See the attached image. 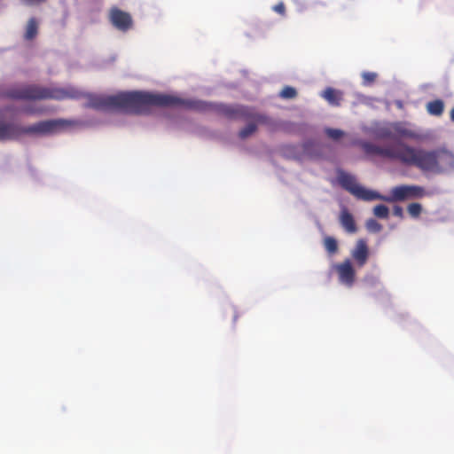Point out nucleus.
I'll list each match as a JSON object with an SVG mask.
<instances>
[{"label":"nucleus","mask_w":454,"mask_h":454,"mask_svg":"<svg viewBox=\"0 0 454 454\" xmlns=\"http://www.w3.org/2000/svg\"><path fill=\"white\" fill-rule=\"evenodd\" d=\"M255 130L256 125L254 123H249L239 131V136L240 138L244 139L254 133Z\"/></svg>","instance_id":"a211bd4d"},{"label":"nucleus","mask_w":454,"mask_h":454,"mask_svg":"<svg viewBox=\"0 0 454 454\" xmlns=\"http://www.w3.org/2000/svg\"><path fill=\"white\" fill-rule=\"evenodd\" d=\"M427 109L430 114L439 116L443 113L444 104L440 99L430 101L427 105Z\"/></svg>","instance_id":"4468645a"},{"label":"nucleus","mask_w":454,"mask_h":454,"mask_svg":"<svg viewBox=\"0 0 454 454\" xmlns=\"http://www.w3.org/2000/svg\"><path fill=\"white\" fill-rule=\"evenodd\" d=\"M377 136L379 138L381 139H395V133L394 130L392 129V124L390 125L389 128L380 129L378 131Z\"/></svg>","instance_id":"f3484780"},{"label":"nucleus","mask_w":454,"mask_h":454,"mask_svg":"<svg viewBox=\"0 0 454 454\" xmlns=\"http://www.w3.org/2000/svg\"><path fill=\"white\" fill-rule=\"evenodd\" d=\"M450 120L454 121V107L450 111Z\"/></svg>","instance_id":"bb28decb"},{"label":"nucleus","mask_w":454,"mask_h":454,"mask_svg":"<svg viewBox=\"0 0 454 454\" xmlns=\"http://www.w3.org/2000/svg\"><path fill=\"white\" fill-rule=\"evenodd\" d=\"M324 246L326 251L331 254H335L338 250L337 240L333 237H326L324 239Z\"/></svg>","instance_id":"2eb2a0df"},{"label":"nucleus","mask_w":454,"mask_h":454,"mask_svg":"<svg viewBox=\"0 0 454 454\" xmlns=\"http://www.w3.org/2000/svg\"><path fill=\"white\" fill-rule=\"evenodd\" d=\"M38 33V23L35 20V18H30L27 21V27H26V32L24 35V38L26 40H33L35 38Z\"/></svg>","instance_id":"ddd939ff"},{"label":"nucleus","mask_w":454,"mask_h":454,"mask_svg":"<svg viewBox=\"0 0 454 454\" xmlns=\"http://www.w3.org/2000/svg\"><path fill=\"white\" fill-rule=\"evenodd\" d=\"M351 255L358 266L362 267L366 263L369 257V249L364 239L357 240Z\"/></svg>","instance_id":"9d476101"},{"label":"nucleus","mask_w":454,"mask_h":454,"mask_svg":"<svg viewBox=\"0 0 454 454\" xmlns=\"http://www.w3.org/2000/svg\"><path fill=\"white\" fill-rule=\"evenodd\" d=\"M360 146L365 154L377 155L418 168L425 176L445 175L454 170V153L445 148L424 149L402 141L384 145L363 141Z\"/></svg>","instance_id":"f03ea898"},{"label":"nucleus","mask_w":454,"mask_h":454,"mask_svg":"<svg viewBox=\"0 0 454 454\" xmlns=\"http://www.w3.org/2000/svg\"><path fill=\"white\" fill-rule=\"evenodd\" d=\"M407 210L412 217H418L421 214L422 206L419 203H411Z\"/></svg>","instance_id":"412c9836"},{"label":"nucleus","mask_w":454,"mask_h":454,"mask_svg":"<svg viewBox=\"0 0 454 454\" xmlns=\"http://www.w3.org/2000/svg\"><path fill=\"white\" fill-rule=\"evenodd\" d=\"M237 319H238V315H237V314H235V315H234V317H233V321H234V322H236V321H237Z\"/></svg>","instance_id":"cd10ccee"},{"label":"nucleus","mask_w":454,"mask_h":454,"mask_svg":"<svg viewBox=\"0 0 454 454\" xmlns=\"http://www.w3.org/2000/svg\"><path fill=\"white\" fill-rule=\"evenodd\" d=\"M337 272L341 283L352 286L355 281V270L349 260L337 265Z\"/></svg>","instance_id":"1a4fd4ad"},{"label":"nucleus","mask_w":454,"mask_h":454,"mask_svg":"<svg viewBox=\"0 0 454 454\" xmlns=\"http://www.w3.org/2000/svg\"><path fill=\"white\" fill-rule=\"evenodd\" d=\"M362 78L364 85H371L375 82L377 78V74L373 72H364L362 74Z\"/></svg>","instance_id":"4be33fe9"},{"label":"nucleus","mask_w":454,"mask_h":454,"mask_svg":"<svg viewBox=\"0 0 454 454\" xmlns=\"http://www.w3.org/2000/svg\"><path fill=\"white\" fill-rule=\"evenodd\" d=\"M425 195L426 191L421 186L403 184L392 188L390 196L380 195V198H378V200L387 202L403 201L408 199L422 198Z\"/></svg>","instance_id":"423d86ee"},{"label":"nucleus","mask_w":454,"mask_h":454,"mask_svg":"<svg viewBox=\"0 0 454 454\" xmlns=\"http://www.w3.org/2000/svg\"><path fill=\"white\" fill-rule=\"evenodd\" d=\"M69 125L70 121L63 119L42 121L27 127L0 121V140H16L23 135H50Z\"/></svg>","instance_id":"20e7f679"},{"label":"nucleus","mask_w":454,"mask_h":454,"mask_svg":"<svg viewBox=\"0 0 454 454\" xmlns=\"http://www.w3.org/2000/svg\"><path fill=\"white\" fill-rule=\"evenodd\" d=\"M296 96V90L290 86H286L280 92V97L286 99L294 98Z\"/></svg>","instance_id":"6ab92c4d"},{"label":"nucleus","mask_w":454,"mask_h":454,"mask_svg":"<svg viewBox=\"0 0 454 454\" xmlns=\"http://www.w3.org/2000/svg\"><path fill=\"white\" fill-rule=\"evenodd\" d=\"M5 96L12 99L21 100H63L66 98H79L82 96V92L73 87L48 88L36 84H29L21 87L12 88L5 92Z\"/></svg>","instance_id":"7ed1b4c3"},{"label":"nucleus","mask_w":454,"mask_h":454,"mask_svg":"<svg viewBox=\"0 0 454 454\" xmlns=\"http://www.w3.org/2000/svg\"><path fill=\"white\" fill-rule=\"evenodd\" d=\"M365 225L367 230L371 232H380L382 229L381 224L372 218L367 220Z\"/></svg>","instance_id":"aec40b11"},{"label":"nucleus","mask_w":454,"mask_h":454,"mask_svg":"<svg viewBox=\"0 0 454 454\" xmlns=\"http://www.w3.org/2000/svg\"><path fill=\"white\" fill-rule=\"evenodd\" d=\"M273 11L278 13L281 16L286 15V6L283 2H279L276 5L273 6Z\"/></svg>","instance_id":"b1692460"},{"label":"nucleus","mask_w":454,"mask_h":454,"mask_svg":"<svg viewBox=\"0 0 454 454\" xmlns=\"http://www.w3.org/2000/svg\"><path fill=\"white\" fill-rule=\"evenodd\" d=\"M340 223L345 231L349 233H355L357 231L353 215L346 208L340 212Z\"/></svg>","instance_id":"9b49d317"},{"label":"nucleus","mask_w":454,"mask_h":454,"mask_svg":"<svg viewBox=\"0 0 454 454\" xmlns=\"http://www.w3.org/2000/svg\"><path fill=\"white\" fill-rule=\"evenodd\" d=\"M373 213L377 217L385 219L388 217L389 210L387 206L380 204L374 207Z\"/></svg>","instance_id":"dca6fc26"},{"label":"nucleus","mask_w":454,"mask_h":454,"mask_svg":"<svg viewBox=\"0 0 454 454\" xmlns=\"http://www.w3.org/2000/svg\"><path fill=\"white\" fill-rule=\"evenodd\" d=\"M338 180L343 189H345L346 191H348L359 200L364 201H372L374 200H378V198H380V193L374 191L368 190L364 186L360 185L356 182V177L348 173L343 171L340 172L338 175Z\"/></svg>","instance_id":"39448f33"},{"label":"nucleus","mask_w":454,"mask_h":454,"mask_svg":"<svg viewBox=\"0 0 454 454\" xmlns=\"http://www.w3.org/2000/svg\"><path fill=\"white\" fill-rule=\"evenodd\" d=\"M394 215L402 218L403 215V208L400 206H395L393 208Z\"/></svg>","instance_id":"393cba45"},{"label":"nucleus","mask_w":454,"mask_h":454,"mask_svg":"<svg viewBox=\"0 0 454 454\" xmlns=\"http://www.w3.org/2000/svg\"><path fill=\"white\" fill-rule=\"evenodd\" d=\"M109 20L115 28L122 32H126L133 27L131 15L116 6L110 9Z\"/></svg>","instance_id":"0eeeda50"},{"label":"nucleus","mask_w":454,"mask_h":454,"mask_svg":"<svg viewBox=\"0 0 454 454\" xmlns=\"http://www.w3.org/2000/svg\"><path fill=\"white\" fill-rule=\"evenodd\" d=\"M88 106L97 110H122L136 114H148L152 107L183 106L199 112H216L227 118H237L239 108L215 105L201 100H184L181 98L147 91L121 92L112 96H92Z\"/></svg>","instance_id":"f257e3e1"},{"label":"nucleus","mask_w":454,"mask_h":454,"mask_svg":"<svg viewBox=\"0 0 454 454\" xmlns=\"http://www.w3.org/2000/svg\"><path fill=\"white\" fill-rule=\"evenodd\" d=\"M325 134L330 138H332L333 140H338L343 137L344 132L340 129L328 128V129H325Z\"/></svg>","instance_id":"5701e85b"},{"label":"nucleus","mask_w":454,"mask_h":454,"mask_svg":"<svg viewBox=\"0 0 454 454\" xmlns=\"http://www.w3.org/2000/svg\"><path fill=\"white\" fill-rule=\"evenodd\" d=\"M392 129L395 133V139L407 138L412 140H419L420 134L405 122H394L392 123Z\"/></svg>","instance_id":"6e6552de"},{"label":"nucleus","mask_w":454,"mask_h":454,"mask_svg":"<svg viewBox=\"0 0 454 454\" xmlns=\"http://www.w3.org/2000/svg\"><path fill=\"white\" fill-rule=\"evenodd\" d=\"M323 97L331 105L339 106L342 99V93L333 88H326L323 92Z\"/></svg>","instance_id":"f8f14e48"},{"label":"nucleus","mask_w":454,"mask_h":454,"mask_svg":"<svg viewBox=\"0 0 454 454\" xmlns=\"http://www.w3.org/2000/svg\"><path fill=\"white\" fill-rule=\"evenodd\" d=\"M255 120L259 122V123H262V124H268L269 123V118L264 116V115H257L255 117Z\"/></svg>","instance_id":"a878e982"}]
</instances>
